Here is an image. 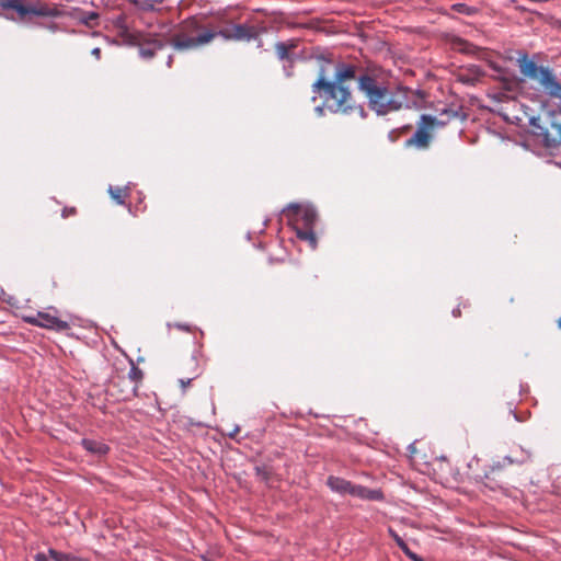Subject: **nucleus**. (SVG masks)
Returning a JSON list of instances; mask_svg holds the SVG:
<instances>
[{
    "label": "nucleus",
    "mask_w": 561,
    "mask_h": 561,
    "mask_svg": "<svg viewBox=\"0 0 561 561\" xmlns=\"http://www.w3.org/2000/svg\"><path fill=\"white\" fill-rule=\"evenodd\" d=\"M0 8L14 10L21 18L32 14L36 16H55L56 12L44 3H25L24 0H0Z\"/></svg>",
    "instance_id": "nucleus-9"
},
{
    "label": "nucleus",
    "mask_w": 561,
    "mask_h": 561,
    "mask_svg": "<svg viewBox=\"0 0 561 561\" xmlns=\"http://www.w3.org/2000/svg\"><path fill=\"white\" fill-rule=\"evenodd\" d=\"M327 485L335 493L341 495H352L366 501H382L383 494L380 490L368 489L366 486L354 484L348 480L340 477L330 476L327 480Z\"/></svg>",
    "instance_id": "nucleus-6"
},
{
    "label": "nucleus",
    "mask_w": 561,
    "mask_h": 561,
    "mask_svg": "<svg viewBox=\"0 0 561 561\" xmlns=\"http://www.w3.org/2000/svg\"><path fill=\"white\" fill-rule=\"evenodd\" d=\"M98 20H99V13L93 12V11L84 13L83 16L81 18L82 23L89 27H93Z\"/></svg>",
    "instance_id": "nucleus-20"
},
{
    "label": "nucleus",
    "mask_w": 561,
    "mask_h": 561,
    "mask_svg": "<svg viewBox=\"0 0 561 561\" xmlns=\"http://www.w3.org/2000/svg\"><path fill=\"white\" fill-rule=\"evenodd\" d=\"M35 561H48V556L39 552L35 556Z\"/></svg>",
    "instance_id": "nucleus-27"
},
{
    "label": "nucleus",
    "mask_w": 561,
    "mask_h": 561,
    "mask_svg": "<svg viewBox=\"0 0 561 561\" xmlns=\"http://www.w3.org/2000/svg\"><path fill=\"white\" fill-rule=\"evenodd\" d=\"M283 213L293 226L314 227L318 219V214L311 205L291 203Z\"/></svg>",
    "instance_id": "nucleus-8"
},
{
    "label": "nucleus",
    "mask_w": 561,
    "mask_h": 561,
    "mask_svg": "<svg viewBox=\"0 0 561 561\" xmlns=\"http://www.w3.org/2000/svg\"><path fill=\"white\" fill-rule=\"evenodd\" d=\"M389 533H390L391 537L394 539V541L397 542V545L400 547V549L404 552V554L407 557H409V553H411L412 551L409 549L405 541L393 530L390 529Z\"/></svg>",
    "instance_id": "nucleus-21"
},
{
    "label": "nucleus",
    "mask_w": 561,
    "mask_h": 561,
    "mask_svg": "<svg viewBox=\"0 0 561 561\" xmlns=\"http://www.w3.org/2000/svg\"><path fill=\"white\" fill-rule=\"evenodd\" d=\"M440 115L446 116V119H439L426 114L421 115L416 131L411 138L405 140L404 147L416 148L420 150L427 149L432 142L433 131L435 128L445 126L450 119L457 116V112L453 110H444Z\"/></svg>",
    "instance_id": "nucleus-4"
},
{
    "label": "nucleus",
    "mask_w": 561,
    "mask_h": 561,
    "mask_svg": "<svg viewBox=\"0 0 561 561\" xmlns=\"http://www.w3.org/2000/svg\"><path fill=\"white\" fill-rule=\"evenodd\" d=\"M179 374L181 376H185V375H188V376H193V377H198L201 376L202 374V367L198 363V359L196 356L192 355L187 358H185L181 364H180V367H179Z\"/></svg>",
    "instance_id": "nucleus-14"
},
{
    "label": "nucleus",
    "mask_w": 561,
    "mask_h": 561,
    "mask_svg": "<svg viewBox=\"0 0 561 561\" xmlns=\"http://www.w3.org/2000/svg\"><path fill=\"white\" fill-rule=\"evenodd\" d=\"M453 10L466 14V15H472L477 12L476 8L469 7L465 3H456L453 5Z\"/></svg>",
    "instance_id": "nucleus-22"
},
{
    "label": "nucleus",
    "mask_w": 561,
    "mask_h": 561,
    "mask_svg": "<svg viewBox=\"0 0 561 561\" xmlns=\"http://www.w3.org/2000/svg\"><path fill=\"white\" fill-rule=\"evenodd\" d=\"M76 214H77V209H76L75 207H65V208L62 209V214H61V216H62L64 218H68V217H70V216H75Z\"/></svg>",
    "instance_id": "nucleus-26"
},
{
    "label": "nucleus",
    "mask_w": 561,
    "mask_h": 561,
    "mask_svg": "<svg viewBox=\"0 0 561 561\" xmlns=\"http://www.w3.org/2000/svg\"><path fill=\"white\" fill-rule=\"evenodd\" d=\"M108 194L117 204L124 205L126 202V198L128 197V190L126 187L110 186Z\"/></svg>",
    "instance_id": "nucleus-17"
},
{
    "label": "nucleus",
    "mask_w": 561,
    "mask_h": 561,
    "mask_svg": "<svg viewBox=\"0 0 561 561\" xmlns=\"http://www.w3.org/2000/svg\"><path fill=\"white\" fill-rule=\"evenodd\" d=\"M256 476L262 480V481H267L270 479V476H271V471L265 468V467H256Z\"/></svg>",
    "instance_id": "nucleus-25"
},
{
    "label": "nucleus",
    "mask_w": 561,
    "mask_h": 561,
    "mask_svg": "<svg viewBox=\"0 0 561 561\" xmlns=\"http://www.w3.org/2000/svg\"><path fill=\"white\" fill-rule=\"evenodd\" d=\"M460 313V310L454 311V314L457 316Z\"/></svg>",
    "instance_id": "nucleus-34"
},
{
    "label": "nucleus",
    "mask_w": 561,
    "mask_h": 561,
    "mask_svg": "<svg viewBox=\"0 0 561 561\" xmlns=\"http://www.w3.org/2000/svg\"><path fill=\"white\" fill-rule=\"evenodd\" d=\"M91 54L96 58V59H100L101 58V49L99 47H95L91 50Z\"/></svg>",
    "instance_id": "nucleus-29"
},
{
    "label": "nucleus",
    "mask_w": 561,
    "mask_h": 561,
    "mask_svg": "<svg viewBox=\"0 0 561 561\" xmlns=\"http://www.w3.org/2000/svg\"><path fill=\"white\" fill-rule=\"evenodd\" d=\"M179 329L181 330H184V331H188L190 328L187 325H178Z\"/></svg>",
    "instance_id": "nucleus-31"
},
{
    "label": "nucleus",
    "mask_w": 561,
    "mask_h": 561,
    "mask_svg": "<svg viewBox=\"0 0 561 561\" xmlns=\"http://www.w3.org/2000/svg\"><path fill=\"white\" fill-rule=\"evenodd\" d=\"M481 75L482 71L479 69V67L474 66L472 69H470L469 75H460L459 79L463 83L473 84Z\"/></svg>",
    "instance_id": "nucleus-19"
},
{
    "label": "nucleus",
    "mask_w": 561,
    "mask_h": 561,
    "mask_svg": "<svg viewBox=\"0 0 561 561\" xmlns=\"http://www.w3.org/2000/svg\"><path fill=\"white\" fill-rule=\"evenodd\" d=\"M197 377H193V376H188V375H185V376H182L180 379H179V383H180V387L182 388L183 391H185V389L191 385V382L196 379Z\"/></svg>",
    "instance_id": "nucleus-24"
},
{
    "label": "nucleus",
    "mask_w": 561,
    "mask_h": 561,
    "mask_svg": "<svg viewBox=\"0 0 561 561\" xmlns=\"http://www.w3.org/2000/svg\"><path fill=\"white\" fill-rule=\"evenodd\" d=\"M213 41L214 34L209 32V24L204 25L196 18H188L180 23L171 37V45L174 49L184 51L206 46Z\"/></svg>",
    "instance_id": "nucleus-3"
},
{
    "label": "nucleus",
    "mask_w": 561,
    "mask_h": 561,
    "mask_svg": "<svg viewBox=\"0 0 561 561\" xmlns=\"http://www.w3.org/2000/svg\"><path fill=\"white\" fill-rule=\"evenodd\" d=\"M81 445L87 451L98 456L106 455L110 450L106 444L94 439L84 438Z\"/></svg>",
    "instance_id": "nucleus-15"
},
{
    "label": "nucleus",
    "mask_w": 561,
    "mask_h": 561,
    "mask_svg": "<svg viewBox=\"0 0 561 561\" xmlns=\"http://www.w3.org/2000/svg\"><path fill=\"white\" fill-rule=\"evenodd\" d=\"M209 32L216 37H222L231 42H250L259 37V30L253 25L237 24L227 19H217L209 24Z\"/></svg>",
    "instance_id": "nucleus-5"
},
{
    "label": "nucleus",
    "mask_w": 561,
    "mask_h": 561,
    "mask_svg": "<svg viewBox=\"0 0 561 561\" xmlns=\"http://www.w3.org/2000/svg\"><path fill=\"white\" fill-rule=\"evenodd\" d=\"M312 92L322 100L323 107L333 114L357 113L362 118L366 117L364 107L356 104L350 87L328 80L324 70L320 71L318 79L312 83Z\"/></svg>",
    "instance_id": "nucleus-2"
},
{
    "label": "nucleus",
    "mask_w": 561,
    "mask_h": 561,
    "mask_svg": "<svg viewBox=\"0 0 561 561\" xmlns=\"http://www.w3.org/2000/svg\"><path fill=\"white\" fill-rule=\"evenodd\" d=\"M534 135L547 148H557L561 146V123L554 122L552 118L541 123L540 117L530 118Z\"/></svg>",
    "instance_id": "nucleus-7"
},
{
    "label": "nucleus",
    "mask_w": 561,
    "mask_h": 561,
    "mask_svg": "<svg viewBox=\"0 0 561 561\" xmlns=\"http://www.w3.org/2000/svg\"><path fill=\"white\" fill-rule=\"evenodd\" d=\"M239 432H240V428L238 426H236L231 432L228 433V436L231 438H234Z\"/></svg>",
    "instance_id": "nucleus-30"
},
{
    "label": "nucleus",
    "mask_w": 561,
    "mask_h": 561,
    "mask_svg": "<svg viewBox=\"0 0 561 561\" xmlns=\"http://www.w3.org/2000/svg\"><path fill=\"white\" fill-rule=\"evenodd\" d=\"M48 556H49L54 561H67L70 554L59 552V551H57V550H55V549H49V550H48Z\"/></svg>",
    "instance_id": "nucleus-23"
},
{
    "label": "nucleus",
    "mask_w": 561,
    "mask_h": 561,
    "mask_svg": "<svg viewBox=\"0 0 561 561\" xmlns=\"http://www.w3.org/2000/svg\"><path fill=\"white\" fill-rule=\"evenodd\" d=\"M298 47V39H289L286 42H278L275 44L274 49L279 60H287L293 62L295 60V49Z\"/></svg>",
    "instance_id": "nucleus-12"
},
{
    "label": "nucleus",
    "mask_w": 561,
    "mask_h": 561,
    "mask_svg": "<svg viewBox=\"0 0 561 561\" xmlns=\"http://www.w3.org/2000/svg\"><path fill=\"white\" fill-rule=\"evenodd\" d=\"M358 91L367 99L368 107L378 115L399 111L403 106V98L408 89L390 88L389 73L378 66L367 67L357 79Z\"/></svg>",
    "instance_id": "nucleus-1"
},
{
    "label": "nucleus",
    "mask_w": 561,
    "mask_h": 561,
    "mask_svg": "<svg viewBox=\"0 0 561 561\" xmlns=\"http://www.w3.org/2000/svg\"><path fill=\"white\" fill-rule=\"evenodd\" d=\"M24 320L32 325L54 330L56 332H66L70 329V325L67 321L61 320L48 312L38 311L34 316L25 317Z\"/></svg>",
    "instance_id": "nucleus-10"
},
{
    "label": "nucleus",
    "mask_w": 561,
    "mask_h": 561,
    "mask_svg": "<svg viewBox=\"0 0 561 561\" xmlns=\"http://www.w3.org/2000/svg\"><path fill=\"white\" fill-rule=\"evenodd\" d=\"M460 313V310L454 311V314L457 316Z\"/></svg>",
    "instance_id": "nucleus-33"
},
{
    "label": "nucleus",
    "mask_w": 561,
    "mask_h": 561,
    "mask_svg": "<svg viewBox=\"0 0 561 561\" xmlns=\"http://www.w3.org/2000/svg\"><path fill=\"white\" fill-rule=\"evenodd\" d=\"M164 47V44L157 37H148L139 43V54L145 59L154 57L156 51Z\"/></svg>",
    "instance_id": "nucleus-13"
},
{
    "label": "nucleus",
    "mask_w": 561,
    "mask_h": 561,
    "mask_svg": "<svg viewBox=\"0 0 561 561\" xmlns=\"http://www.w3.org/2000/svg\"><path fill=\"white\" fill-rule=\"evenodd\" d=\"M409 559H411L412 561H424L421 557H419L416 553H414L413 551L411 553H409Z\"/></svg>",
    "instance_id": "nucleus-28"
},
{
    "label": "nucleus",
    "mask_w": 561,
    "mask_h": 561,
    "mask_svg": "<svg viewBox=\"0 0 561 561\" xmlns=\"http://www.w3.org/2000/svg\"><path fill=\"white\" fill-rule=\"evenodd\" d=\"M295 231H296V236L298 239L300 240H305V241H308L309 244L312 247V248H316L317 245V237H316V233L313 231V227H302V226H293Z\"/></svg>",
    "instance_id": "nucleus-16"
},
{
    "label": "nucleus",
    "mask_w": 561,
    "mask_h": 561,
    "mask_svg": "<svg viewBox=\"0 0 561 561\" xmlns=\"http://www.w3.org/2000/svg\"><path fill=\"white\" fill-rule=\"evenodd\" d=\"M128 378L134 383L133 390L136 391V389L138 388L139 383L141 382V380L144 378V373L133 362H131V367L128 371Z\"/></svg>",
    "instance_id": "nucleus-18"
},
{
    "label": "nucleus",
    "mask_w": 561,
    "mask_h": 561,
    "mask_svg": "<svg viewBox=\"0 0 561 561\" xmlns=\"http://www.w3.org/2000/svg\"><path fill=\"white\" fill-rule=\"evenodd\" d=\"M557 325L559 329H561V317L557 320Z\"/></svg>",
    "instance_id": "nucleus-32"
},
{
    "label": "nucleus",
    "mask_w": 561,
    "mask_h": 561,
    "mask_svg": "<svg viewBox=\"0 0 561 561\" xmlns=\"http://www.w3.org/2000/svg\"><path fill=\"white\" fill-rule=\"evenodd\" d=\"M357 77V67L353 64L340 62L335 67L334 78L332 82L340 85H346V81H351Z\"/></svg>",
    "instance_id": "nucleus-11"
}]
</instances>
